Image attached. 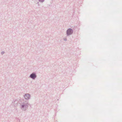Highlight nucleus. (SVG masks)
Here are the masks:
<instances>
[{"label": "nucleus", "mask_w": 122, "mask_h": 122, "mask_svg": "<svg viewBox=\"0 0 122 122\" xmlns=\"http://www.w3.org/2000/svg\"><path fill=\"white\" fill-rule=\"evenodd\" d=\"M72 33V30L71 29H69L67 30V33L68 35H71Z\"/></svg>", "instance_id": "nucleus-1"}, {"label": "nucleus", "mask_w": 122, "mask_h": 122, "mask_svg": "<svg viewBox=\"0 0 122 122\" xmlns=\"http://www.w3.org/2000/svg\"><path fill=\"white\" fill-rule=\"evenodd\" d=\"M30 77L31 78L34 79L36 77V76L33 73L30 75Z\"/></svg>", "instance_id": "nucleus-2"}, {"label": "nucleus", "mask_w": 122, "mask_h": 122, "mask_svg": "<svg viewBox=\"0 0 122 122\" xmlns=\"http://www.w3.org/2000/svg\"><path fill=\"white\" fill-rule=\"evenodd\" d=\"M30 96L28 94H26L25 96V98L26 99H28L30 98Z\"/></svg>", "instance_id": "nucleus-3"}, {"label": "nucleus", "mask_w": 122, "mask_h": 122, "mask_svg": "<svg viewBox=\"0 0 122 122\" xmlns=\"http://www.w3.org/2000/svg\"><path fill=\"white\" fill-rule=\"evenodd\" d=\"M39 1L41 2H43V1L44 0H39Z\"/></svg>", "instance_id": "nucleus-4"}, {"label": "nucleus", "mask_w": 122, "mask_h": 122, "mask_svg": "<svg viewBox=\"0 0 122 122\" xmlns=\"http://www.w3.org/2000/svg\"><path fill=\"white\" fill-rule=\"evenodd\" d=\"M4 53V52H2V54H3Z\"/></svg>", "instance_id": "nucleus-5"}]
</instances>
